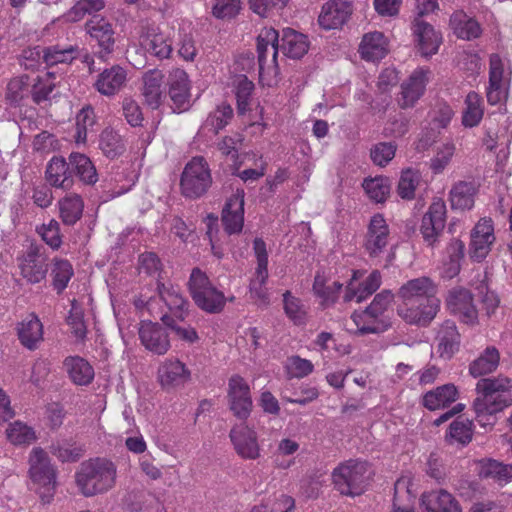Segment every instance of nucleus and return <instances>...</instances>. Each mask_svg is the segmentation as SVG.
I'll use <instances>...</instances> for the list:
<instances>
[{
	"label": "nucleus",
	"instance_id": "28",
	"mask_svg": "<svg viewBox=\"0 0 512 512\" xmlns=\"http://www.w3.org/2000/svg\"><path fill=\"white\" fill-rule=\"evenodd\" d=\"M449 28L457 38L468 41L479 38L483 32L480 23L463 11L450 16Z\"/></svg>",
	"mask_w": 512,
	"mask_h": 512
},
{
	"label": "nucleus",
	"instance_id": "9",
	"mask_svg": "<svg viewBox=\"0 0 512 512\" xmlns=\"http://www.w3.org/2000/svg\"><path fill=\"white\" fill-rule=\"evenodd\" d=\"M169 105L173 112L188 111L193 103V86L189 74L183 69H174L166 79Z\"/></svg>",
	"mask_w": 512,
	"mask_h": 512
},
{
	"label": "nucleus",
	"instance_id": "1",
	"mask_svg": "<svg viewBox=\"0 0 512 512\" xmlns=\"http://www.w3.org/2000/svg\"><path fill=\"white\" fill-rule=\"evenodd\" d=\"M435 287L428 278L413 279L399 291V316L410 324H426L439 310V300L434 296Z\"/></svg>",
	"mask_w": 512,
	"mask_h": 512
},
{
	"label": "nucleus",
	"instance_id": "62",
	"mask_svg": "<svg viewBox=\"0 0 512 512\" xmlns=\"http://www.w3.org/2000/svg\"><path fill=\"white\" fill-rule=\"evenodd\" d=\"M283 297L286 315L295 323L302 322L305 318V311L299 300L290 292H286Z\"/></svg>",
	"mask_w": 512,
	"mask_h": 512
},
{
	"label": "nucleus",
	"instance_id": "63",
	"mask_svg": "<svg viewBox=\"0 0 512 512\" xmlns=\"http://www.w3.org/2000/svg\"><path fill=\"white\" fill-rule=\"evenodd\" d=\"M39 234L42 239L52 248H58L61 245V236L59 233V225L56 221L51 220L48 224H44L39 228Z\"/></svg>",
	"mask_w": 512,
	"mask_h": 512
},
{
	"label": "nucleus",
	"instance_id": "11",
	"mask_svg": "<svg viewBox=\"0 0 512 512\" xmlns=\"http://www.w3.org/2000/svg\"><path fill=\"white\" fill-rule=\"evenodd\" d=\"M156 379L163 390L175 391L190 382L191 370L180 359L167 358L159 363Z\"/></svg>",
	"mask_w": 512,
	"mask_h": 512
},
{
	"label": "nucleus",
	"instance_id": "24",
	"mask_svg": "<svg viewBox=\"0 0 512 512\" xmlns=\"http://www.w3.org/2000/svg\"><path fill=\"white\" fill-rule=\"evenodd\" d=\"M222 223L229 234L241 232L244 225L243 191H237L227 200L222 211Z\"/></svg>",
	"mask_w": 512,
	"mask_h": 512
},
{
	"label": "nucleus",
	"instance_id": "34",
	"mask_svg": "<svg viewBox=\"0 0 512 512\" xmlns=\"http://www.w3.org/2000/svg\"><path fill=\"white\" fill-rule=\"evenodd\" d=\"M64 368L69 379L76 385H88L95 376L92 365L84 358L78 356L66 358Z\"/></svg>",
	"mask_w": 512,
	"mask_h": 512
},
{
	"label": "nucleus",
	"instance_id": "64",
	"mask_svg": "<svg viewBox=\"0 0 512 512\" xmlns=\"http://www.w3.org/2000/svg\"><path fill=\"white\" fill-rule=\"evenodd\" d=\"M68 325L77 340H82L86 334V326L83 320V313L80 308L73 305L68 317Z\"/></svg>",
	"mask_w": 512,
	"mask_h": 512
},
{
	"label": "nucleus",
	"instance_id": "58",
	"mask_svg": "<svg viewBox=\"0 0 512 512\" xmlns=\"http://www.w3.org/2000/svg\"><path fill=\"white\" fill-rule=\"evenodd\" d=\"M482 471L486 476L493 477L499 481L512 479V466L505 465L496 460H487L483 463Z\"/></svg>",
	"mask_w": 512,
	"mask_h": 512
},
{
	"label": "nucleus",
	"instance_id": "12",
	"mask_svg": "<svg viewBox=\"0 0 512 512\" xmlns=\"http://www.w3.org/2000/svg\"><path fill=\"white\" fill-rule=\"evenodd\" d=\"M511 71L505 67L504 61L498 55L490 57L489 87L487 98L490 104L505 102L508 98V88Z\"/></svg>",
	"mask_w": 512,
	"mask_h": 512
},
{
	"label": "nucleus",
	"instance_id": "50",
	"mask_svg": "<svg viewBox=\"0 0 512 512\" xmlns=\"http://www.w3.org/2000/svg\"><path fill=\"white\" fill-rule=\"evenodd\" d=\"M397 146L391 142H380L370 150L372 162L379 167H386L395 157Z\"/></svg>",
	"mask_w": 512,
	"mask_h": 512
},
{
	"label": "nucleus",
	"instance_id": "39",
	"mask_svg": "<svg viewBox=\"0 0 512 512\" xmlns=\"http://www.w3.org/2000/svg\"><path fill=\"white\" fill-rule=\"evenodd\" d=\"M19 267L22 276L30 283H39L47 273L44 259L35 253L22 257Z\"/></svg>",
	"mask_w": 512,
	"mask_h": 512
},
{
	"label": "nucleus",
	"instance_id": "21",
	"mask_svg": "<svg viewBox=\"0 0 512 512\" xmlns=\"http://www.w3.org/2000/svg\"><path fill=\"white\" fill-rule=\"evenodd\" d=\"M139 338L147 351L164 355L170 349V341L165 331L157 324L143 321L139 328Z\"/></svg>",
	"mask_w": 512,
	"mask_h": 512
},
{
	"label": "nucleus",
	"instance_id": "30",
	"mask_svg": "<svg viewBox=\"0 0 512 512\" xmlns=\"http://www.w3.org/2000/svg\"><path fill=\"white\" fill-rule=\"evenodd\" d=\"M421 504L425 512H462L458 501L444 490L424 493Z\"/></svg>",
	"mask_w": 512,
	"mask_h": 512
},
{
	"label": "nucleus",
	"instance_id": "53",
	"mask_svg": "<svg viewBox=\"0 0 512 512\" xmlns=\"http://www.w3.org/2000/svg\"><path fill=\"white\" fill-rule=\"evenodd\" d=\"M241 8L240 0H214L212 14L218 19H231L239 14Z\"/></svg>",
	"mask_w": 512,
	"mask_h": 512
},
{
	"label": "nucleus",
	"instance_id": "37",
	"mask_svg": "<svg viewBox=\"0 0 512 512\" xmlns=\"http://www.w3.org/2000/svg\"><path fill=\"white\" fill-rule=\"evenodd\" d=\"M163 75L158 70H151L143 77V96L146 103L157 108L163 101Z\"/></svg>",
	"mask_w": 512,
	"mask_h": 512
},
{
	"label": "nucleus",
	"instance_id": "17",
	"mask_svg": "<svg viewBox=\"0 0 512 512\" xmlns=\"http://www.w3.org/2000/svg\"><path fill=\"white\" fill-rule=\"evenodd\" d=\"M135 41L143 51L151 52L162 59L168 58L172 52L169 37L156 26L142 27L138 31Z\"/></svg>",
	"mask_w": 512,
	"mask_h": 512
},
{
	"label": "nucleus",
	"instance_id": "13",
	"mask_svg": "<svg viewBox=\"0 0 512 512\" xmlns=\"http://www.w3.org/2000/svg\"><path fill=\"white\" fill-rule=\"evenodd\" d=\"M496 240L493 221L481 218L470 232L469 254L476 261L485 259Z\"/></svg>",
	"mask_w": 512,
	"mask_h": 512
},
{
	"label": "nucleus",
	"instance_id": "31",
	"mask_svg": "<svg viewBox=\"0 0 512 512\" xmlns=\"http://www.w3.org/2000/svg\"><path fill=\"white\" fill-rule=\"evenodd\" d=\"M127 82V72L120 66H113L102 71L95 83L99 93L112 96L118 93Z\"/></svg>",
	"mask_w": 512,
	"mask_h": 512
},
{
	"label": "nucleus",
	"instance_id": "43",
	"mask_svg": "<svg viewBox=\"0 0 512 512\" xmlns=\"http://www.w3.org/2000/svg\"><path fill=\"white\" fill-rule=\"evenodd\" d=\"M483 117L482 101L478 94L469 93L465 99L462 123L465 127L477 126Z\"/></svg>",
	"mask_w": 512,
	"mask_h": 512
},
{
	"label": "nucleus",
	"instance_id": "38",
	"mask_svg": "<svg viewBox=\"0 0 512 512\" xmlns=\"http://www.w3.org/2000/svg\"><path fill=\"white\" fill-rule=\"evenodd\" d=\"M367 198L374 203H384L391 194L390 179L383 175L367 177L362 182Z\"/></svg>",
	"mask_w": 512,
	"mask_h": 512
},
{
	"label": "nucleus",
	"instance_id": "22",
	"mask_svg": "<svg viewBox=\"0 0 512 512\" xmlns=\"http://www.w3.org/2000/svg\"><path fill=\"white\" fill-rule=\"evenodd\" d=\"M389 239V228L385 218L380 215H374L368 225L365 248L373 256H379L386 248Z\"/></svg>",
	"mask_w": 512,
	"mask_h": 512
},
{
	"label": "nucleus",
	"instance_id": "42",
	"mask_svg": "<svg viewBox=\"0 0 512 512\" xmlns=\"http://www.w3.org/2000/svg\"><path fill=\"white\" fill-rule=\"evenodd\" d=\"M87 31L104 49H109L113 44L111 26L103 18L97 15L93 16L87 24Z\"/></svg>",
	"mask_w": 512,
	"mask_h": 512
},
{
	"label": "nucleus",
	"instance_id": "25",
	"mask_svg": "<svg viewBox=\"0 0 512 512\" xmlns=\"http://www.w3.org/2000/svg\"><path fill=\"white\" fill-rule=\"evenodd\" d=\"M447 307L452 314L462 322L471 324L477 319V310L471 294L466 290H456L450 293Z\"/></svg>",
	"mask_w": 512,
	"mask_h": 512
},
{
	"label": "nucleus",
	"instance_id": "51",
	"mask_svg": "<svg viewBox=\"0 0 512 512\" xmlns=\"http://www.w3.org/2000/svg\"><path fill=\"white\" fill-rule=\"evenodd\" d=\"M294 500L288 496L269 498L253 506L249 512H291Z\"/></svg>",
	"mask_w": 512,
	"mask_h": 512
},
{
	"label": "nucleus",
	"instance_id": "2",
	"mask_svg": "<svg viewBox=\"0 0 512 512\" xmlns=\"http://www.w3.org/2000/svg\"><path fill=\"white\" fill-rule=\"evenodd\" d=\"M331 484L342 496L355 498L369 489L374 469L366 460L350 458L338 463L331 471Z\"/></svg>",
	"mask_w": 512,
	"mask_h": 512
},
{
	"label": "nucleus",
	"instance_id": "56",
	"mask_svg": "<svg viewBox=\"0 0 512 512\" xmlns=\"http://www.w3.org/2000/svg\"><path fill=\"white\" fill-rule=\"evenodd\" d=\"M54 76L51 73H42L37 77L36 82L33 84L32 95L36 102L46 100L49 94L53 91Z\"/></svg>",
	"mask_w": 512,
	"mask_h": 512
},
{
	"label": "nucleus",
	"instance_id": "8",
	"mask_svg": "<svg viewBox=\"0 0 512 512\" xmlns=\"http://www.w3.org/2000/svg\"><path fill=\"white\" fill-rule=\"evenodd\" d=\"M189 289L197 306L207 312H218L226 303L223 293L213 287L206 274L199 269L192 271Z\"/></svg>",
	"mask_w": 512,
	"mask_h": 512
},
{
	"label": "nucleus",
	"instance_id": "47",
	"mask_svg": "<svg viewBox=\"0 0 512 512\" xmlns=\"http://www.w3.org/2000/svg\"><path fill=\"white\" fill-rule=\"evenodd\" d=\"M240 164L250 165L253 164V168H246L239 173V177L244 181H254L261 178L265 173V166L262 157L254 153L241 154Z\"/></svg>",
	"mask_w": 512,
	"mask_h": 512
},
{
	"label": "nucleus",
	"instance_id": "19",
	"mask_svg": "<svg viewBox=\"0 0 512 512\" xmlns=\"http://www.w3.org/2000/svg\"><path fill=\"white\" fill-rule=\"evenodd\" d=\"M380 283L381 277L377 272L364 277V273L353 271L347 282L346 300L361 302L378 289Z\"/></svg>",
	"mask_w": 512,
	"mask_h": 512
},
{
	"label": "nucleus",
	"instance_id": "20",
	"mask_svg": "<svg viewBox=\"0 0 512 512\" xmlns=\"http://www.w3.org/2000/svg\"><path fill=\"white\" fill-rule=\"evenodd\" d=\"M389 52V40L379 31L368 32L363 35L358 46V53L366 62H379Z\"/></svg>",
	"mask_w": 512,
	"mask_h": 512
},
{
	"label": "nucleus",
	"instance_id": "26",
	"mask_svg": "<svg viewBox=\"0 0 512 512\" xmlns=\"http://www.w3.org/2000/svg\"><path fill=\"white\" fill-rule=\"evenodd\" d=\"M416 46L422 56L429 57L436 54L442 43L441 34L426 22H418L414 26Z\"/></svg>",
	"mask_w": 512,
	"mask_h": 512
},
{
	"label": "nucleus",
	"instance_id": "6",
	"mask_svg": "<svg viewBox=\"0 0 512 512\" xmlns=\"http://www.w3.org/2000/svg\"><path fill=\"white\" fill-rule=\"evenodd\" d=\"M278 38V32L273 28L262 29L257 38L260 79L267 86H273L278 81Z\"/></svg>",
	"mask_w": 512,
	"mask_h": 512
},
{
	"label": "nucleus",
	"instance_id": "48",
	"mask_svg": "<svg viewBox=\"0 0 512 512\" xmlns=\"http://www.w3.org/2000/svg\"><path fill=\"white\" fill-rule=\"evenodd\" d=\"M83 212L82 200L77 196L65 198L60 202V216L65 224H75Z\"/></svg>",
	"mask_w": 512,
	"mask_h": 512
},
{
	"label": "nucleus",
	"instance_id": "44",
	"mask_svg": "<svg viewBox=\"0 0 512 512\" xmlns=\"http://www.w3.org/2000/svg\"><path fill=\"white\" fill-rule=\"evenodd\" d=\"M499 364V353L495 348H487L470 366L473 376L479 377L493 372Z\"/></svg>",
	"mask_w": 512,
	"mask_h": 512
},
{
	"label": "nucleus",
	"instance_id": "5",
	"mask_svg": "<svg viewBox=\"0 0 512 512\" xmlns=\"http://www.w3.org/2000/svg\"><path fill=\"white\" fill-rule=\"evenodd\" d=\"M392 299L393 295L390 292L378 294L367 310L352 315L355 328H349V330L360 334L378 333L386 330L389 321L384 314L390 307Z\"/></svg>",
	"mask_w": 512,
	"mask_h": 512
},
{
	"label": "nucleus",
	"instance_id": "46",
	"mask_svg": "<svg viewBox=\"0 0 512 512\" xmlns=\"http://www.w3.org/2000/svg\"><path fill=\"white\" fill-rule=\"evenodd\" d=\"M5 434L7 440L13 445H28L36 440L33 429L20 421L10 423Z\"/></svg>",
	"mask_w": 512,
	"mask_h": 512
},
{
	"label": "nucleus",
	"instance_id": "57",
	"mask_svg": "<svg viewBox=\"0 0 512 512\" xmlns=\"http://www.w3.org/2000/svg\"><path fill=\"white\" fill-rule=\"evenodd\" d=\"M290 0H248L250 9L259 16L266 17L273 11L284 9Z\"/></svg>",
	"mask_w": 512,
	"mask_h": 512
},
{
	"label": "nucleus",
	"instance_id": "33",
	"mask_svg": "<svg viewBox=\"0 0 512 512\" xmlns=\"http://www.w3.org/2000/svg\"><path fill=\"white\" fill-rule=\"evenodd\" d=\"M427 83V73L415 71L410 78L402 85L401 97L398 100L402 108L413 106L423 95Z\"/></svg>",
	"mask_w": 512,
	"mask_h": 512
},
{
	"label": "nucleus",
	"instance_id": "23",
	"mask_svg": "<svg viewBox=\"0 0 512 512\" xmlns=\"http://www.w3.org/2000/svg\"><path fill=\"white\" fill-rule=\"evenodd\" d=\"M16 332L22 346L35 350L44 340V327L35 314H29L17 323Z\"/></svg>",
	"mask_w": 512,
	"mask_h": 512
},
{
	"label": "nucleus",
	"instance_id": "52",
	"mask_svg": "<svg viewBox=\"0 0 512 512\" xmlns=\"http://www.w3.org/2000/svg\"><path fill=\"white\" fill-rule=\"evenodd\" d=\"M71 164L83 182L94 183L96 181V170L91 161L86 156L81 154L72 155Z\"/></svg>",
	"mask_w": 512,
	"mask_h": 512
},
{
	"label": "nucleus",
	"instance_id": "54",
	"mask_svg": "<svg viewBox=\"0 0 512 512\" xmlns=\"http://www.w3.org/2000/svg\"><path fill=\"white\" fill-rule=\"evenodd\" d=\"M51 274L53 286L56 290L60 292L67 287L73 275V269L68 262L57 261L53 266Z\"/></svg>",
	"mask_w": 512,
	"mask_h": 512
},
{
	"label": "nucleus",
	"instance_id": "27",
	"mask_svg": "<svg viewBox=\"0 0 512 512\" xmlns=\"http://www.w3.org/2000/svg\"><path fill=\"white\" fill-rule=\"evenodd\" d=\"M478 188L475 183L459 181L455 183L449 193V201L454 211L465 212L475 205Z\"/></svg>",
	"mask_w": 512,
	"mask_h": 512
},
{
	"label": "nucleus",
	"instance_id": "15",
	"mask_svg": "<svg viewBox=\"0 0 512 512\" xmlns=\"http://www.w3.org/2000/svg\"><path fill=\"white\" fill-rule=\"evenodd\" d=\"M227 398L230 410L238 418H246L252 410V398L247 381L240 375H233L228 381Z\"/></svg>",
	"mask_w": 512,
	"mask_h": 512
},
{
	"label": "nucleus",
	"instance_id": "40",
	"mask_svg": "<svg viewBox=\"0 0 512 512\" xmlns=\"http://www.w3.org/2000/svg\"><path fill=\"white\" fill-rule=\"evenodd\" d=\"M68 165L62 158H53L46 170L47 181L55 187H64L71 182Z\"/></svg>",
	"mask_w": 512,
	"mask_h": 512
},
{
	"label": "nucleus",
	"instance_id": "55",
	"mask_svg": "<svg viewBox=\"0 0 512 512\" xmlns=\"http://www.w3.org/2000/svg\"><path fill=\"white\" fill-rule=\"evenodd\" d=\"M232 114L233 111L229 105H220L207 118L205 128L215 131L222 129L231 119Z\"/></svg>",
	"mask_w": 512,
	"mask_h": 512
},
{
	"label": "nucleus",
	"instance_id": "59",
	"mask_svg": "<svg viewBox=\"0 0 512 512\" xmlns=\"http://www.w3.org/2000/svg\"><path fill=\"white\" fill-rule=\"evenodd\" d=\"M160 301H163L167 306L171 316L181 319L183 317V310L185 308V300L184 298L176 291H165L161 297Z\"/></svg>",
	"mask_w": 512,
	"mask_h": 512
},
{
	"label": "nucleus",
	"instance_id": "7",
	"mask_svg": "<svg viewBox=\"0 0 512 512\" xmlns=\"http://www.w3.org/2000/svg\"><path fill=\"white\" fill-rule=\"evenodd\" d=\"M235 454L242 460L255 461L262 456V443L256 427L247 422L235 424L229 433Z\"/></svg>",
	"mask_w": 512,
	"mask_h": 512
},
{
	"label": "nucleus",
	"instance_id": "36",
	"mask_svg": "<svg viewBox=\"0 0 512 512\" xmlns=\"http://www.w3.org/2000/svg\"><path fill=\"white\" fill-rule=\"evenodd\" d=\"M280 48L283 53L293 59L303 57L309 50L310 44L308 38L292 29L283 31Z\"/></svg>",
	"mask_w": 512,
	"mask_h": 512
},
{
	"label": "nucleus",
	"instance_id": "14",
	"mask_svg": "<svg viewBox=\"0 0 512 512\" xmlns=\"http://www.w3.org/2000/svg\"><path fill=\"white\" fill-rule=\"evenodd\" d=\"M353 6L347 0H328L320 9L318 25L321 29L330 31L341 29L350 19Z\"/></svg>",
	"mask_w": 512,
	"mask_h": 512
},
{
	"label": "nucleus",
	"instance_id": "60",
	"mask_svg": "<svg viewBox=\"0 0 512 512\" xmlns=\"http://www.w3.org/2000/svg\"><path fill=\"white\" fill-rule=\"evenodd\" d=\"M77 124V135L76 141L78 143H84L87 138L88 129L94 124V113L90 108L82 109L76 118Z\"/></svg>",
	"mask_w": 512,
	"mask_h": 512
},
{
	"label": "nucleus",
	"instance_id": "45",
	"mask_svg": "<svg viewBox=\"0 0 512 512\" xmlns=\"http://www.w3.org/2000/svg\"><path fill=\"white\" fill-rule=\"evenodd\" d=\"M254 252L257 260V267L255 271V278L251 284V292H253L256 284L262 286L268 278V253L266 245L262 240L256 239L254 241Z\"/></svg>",
	"mask_w": 512,
	"mask_h": 512
},
{
	"label": "nucleus",
	"instance_id": "16",
	"mask_svg": "<svg viewBox=\"0 0 512 512\" xmlns=\"http://www.w3.org/2000/svg\"><path fill=\"white\" fill-rule=\"evenodd\" d=\"M418 483L411 473L402 474L394 486V497L391 512H417L415 502Z\"/></svg>",
	"mask_w": 512,
	"mask_h": 512
},
{
	"label": "nucleus",
	"instance_id": "18",
	"mask_svg": "<svg viewBox=\"0 0 512 512\" xmlns=\"http://www.w3.org/2000/svg\"><path fill=\"white\" fill-rule=\"evenodd\" d=\"M446 224V205L442 200L434 201L425 213L421 224V234L428 244L436 242Z\"/></svg>",
	"mask_w": 512,
	"mask_h": 512
},
{
	"label": "nucleus",
	"instance_id": "49",
	"mask_svg": "<svg viewBox=\"0 0 512 512\" xmlns=\"http://www.w3.org/2000/svg\"><path fill=\"white\" fill-rule=\"evenodd\" d=\"M419 184V174L410 168L401 172L397 184V193L402 199H412Z\"/></svg>",
	"mask_w": 512,
	"mask_h": 512
},
{
	"label": "nucleus",
	"instance_id": "29",
	"mask_svg": "<svg viewBox=\"0 0 512 512\" xmlns=\"http://www.w3.org/2000/svg\"><path fill=\"white\" fill-rule=\"evenodd\" d=\"M29 474L32 481L41 486H51L54 483V471L43 450L34 448L29 459Z\"/></svg>",
	"mask_w": 512,
	"mask_h": 512
},
{
	"label": "nucleus",
	"instance_id": "3",
	"mask_svg": "<svg viewBox=\"0 0 512 512\" xmlns=\"http://www.w3.org/2000/svg\"><path fill=\"white\" fill-rule=\"evenodd\" d=\"M512 381L506 377L486 378L477 383L474 408L481 425L492 424L493 415L512 404Z\"/></svg>",
	"mask_w": 512,
	"mask_h": 512
},
{
	"label": "nucleus",
	"instance_id": "10",
	"mask_svg": "<svg viewBox=\"0 0 512 512\" xmlns=\"http://www.w3.org/2000/svg\"><path fill=\"white\" fill-rule=\"evenodd\" d=\"M211 182L210 169L203 158L195 157L186 164L181 177V189L187 197L202 195Z\"/></svg>",
	"mask_w": 512,
	"mask_h": 512
},
{
	"label": "nucleus",
	"instance_id": "4",
	"mask_svg": "<svg viewBox=\"0 0 512 512\" xmlns=\"http://www.w3.org/2000/svg\"><path fill=\"white\" fill-rule=\"evenodd\" d=\"M116 480V467L106 459H92L81 464L76 482L84 495L92 496L111 489Z\"/></svg>",
	"mask_w": 512,
	"mask_h": 512
},
{
	"label": "nucleus",
	"instance_id": "35",
	"mask_svg": "<svg viewBox=\"0 0 512 512\" xmlns=\"http://www.w3.org/2000/svg\"><path fill=\"white\" fill-rule=\"evenodd\" d=\"M343 283L324 273L317 274L313 284V290L324 306L336 301Z\"/></svg>",
	"mask_w": 512,
	"mask_h": 512
},
{
	"label": "nucleus",
	"instance_id": "32",
	"mask_svg": "<svg viewBox=\"0 0 512 512\" xmlns=\"http://www.w3.org/2000/svg\"><path fill=\"white\" fill-rule=\"evenodd\" d=\"M458 390L453 384H445L427 391L422 396V405L430 410L436 411L444 409L458 398Z\"/></svg>",
	"mask_w": 512,
	"mask_h": 512
},
{
	"label": "nucleus",
	"instance_id": "61",
	"mask_svg": "<svg viewBox=\"0 0 512 512\" xmlns=\"http://www.w3.org/2000/svg\"><path fill=\"white\" fill-rule=\"evenodd\" d=\"M455 147L453 144H444L431 160V168L435 173L442 172L454 156Z\"/></svg>",
	"mask_w": 512,
	"mask_h": 512
},
{
	"label": "nucleus",
	"instance_id": "41",
	"mask_svg": "<svg viewBox=\"0 0 512 512\" xmlns=\"http://www.w3.org/2000/svg\"><path fill=\"white\" fill-rule=\"evenodd\" d=\"M472 422L468 418L459 417L454 420L447 433V439L451 444L465 445L472 440Z\"/></svg>",
	"mask_w": 512,
	"mask_h": 512
}]
</instances>
